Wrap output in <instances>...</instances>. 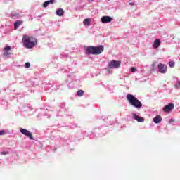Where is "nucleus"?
<instances>
[{
  "label": "nucleus",
  "instance_id": "obj_1",
  "mask_svg": "<svg viewBox=\"0 0 180 180\" xmlns=\"http://www.w3.org/2000/svg\"><path fill=\"white\" fill-rule=\"evenodd\" d=\"M22 42L25 49H33L37 44V39L34 37L23 35Z\"/></svg>",
  "mask_w": 180,
  "mask_h": 180
},
{
  "label": "nucleus",
  "instance_id": "obj_2",
  "mask_svg": "<svg viewBox=\"0 0 180 180\" xmlns=\"http://www.w3.org/2000/svg\"><path fill=\"white\" fill-rule=\"evenodd\" d=\"M104 50V47L102 45L98 46H88L86 49V54H93L94 56H98L102 54Z\"/></svg>",
  "mask_w": 180,
  "mask_h": 180
},
{
  "label": "nucleus",
  "instance_id": "obj_3",
  "mask_svg": "<svg viewBox=\"0 0 180 180\" xmlns=\"http://www.w3.org/2000/svg\"><path fill=\"white\" fill-rule=\"evenodd\" d=\"M127 101H128L129 103H130L131 106L136 108V109H140V108H142L143 106V103H141L137 98L134 97L133 94H127Z\"/></svg>",
  "mask_w": 180,
  "mask_h": 180
},
{
  "label": "nucleus",
  "instance_id": "obj_4",
  "mask_svg": "<svg viewBox=\"0 0 180 180\" xmlns=\"http://www.w3.org/2000/svg\"><path fill=\"white\" fill-rule=\"evenodd\" d=\"M121 64H122L121 61L112 60L109 63L108 68H110V69L119 68V67H120Z\"/></svg>",
  "mask_w": 180,
  "mask_h": 180
},
{
  "label": "nucleus",
  "instance_id": "obj_5",
  "mask_svg": "<svg viewBox=\"0 0 180 180\" xmlns=\"http://www.w3.org/2000/svg\"><path fill=\"white\" fill-rule=\"evenodd\" d=\"M20 133H22V134L26 136L27 137H28V139H30V140H34V139L33 138V135L32 134V132L29 131L27 129L20 128Z\"/></svg>",
  "mask_w": 180,
  "mask_h": 180
},
{
  "label": "nucleus",
  "instance_id": "obj_6",
  "mask_svg": "<svg viewBox=\"0 0 180 180\" xmlns=\"http://www.w3.org/2000/svg\"><path fill=\"white\" fill-rule=\"evenodd\" d=\"M113 20V18L108 15H105L101 18V21L102 23H110Z\"/></svg>",
  "mask_w": 180,
  "mask_h": 180
},
{
  "label": "nucleus",
  "instance_id": "obj_7",
  "mask_svg": "<svg viewBox=\"0 0 180 180\" xmlns=\"http://www.w3.org/2000/svg\"><path fill=\"white\" fill-rule=\"evenodd\" d=\"M158 68H159V72H160V74H165V72H167V65L162 64V63H160L158 65Z\"/></svg>",
  "mask_w": 180,
  "mask_h": 180
},
{
  "label": "nucleus",
  "instance_id": "obj_8",
  "mask_svg": "<svg viewBox=\"0 0 180 180\" xmlns=\"http://www.w3.org/2000/svg\"><path fill=\"white\" fill-rule=\"evenodd\" d=\"M174 103H170L167 105H165L163 108L164 112H171L174 109Z\"/></svg>",
  "mask_w": 180,
  "mask_h": 180
},
{
  "label": "nucleus",
  "instance_id": "obj_9",
  "mask_svg": "<svg viewBox=\"0 0 180 180\" xmlns=\"http://www.w3.org/2000/svg\"><path fill=\"white\" fill-rule=\"evenodd\" d=\"M11 46H6L4 48V52L3 53V56L4 57H8L9 56H11V54H12V53L8 51L9 50H11Z\"/></svg>",
  "mask_w": 180,
  "mask_h": 180
},
{
  "label": "nucleus",
  "instance_id": "obj_10",
  "mask_svg": "<svg viewBox=\"0 0 180 180\" xmlns=\"http://www.w3.org/2000/svg\"><path fill=\"white\" fill-rule=\"evenodd\" d=\"M133 117L136 122H144V117H140L137 115L136 114H133Z\"/></svg>",
  "mask_w": 180,
  "mask_h": 180
},
{
  "label": "nucleus",
  "instance_id": "obj_11",
  "mask_svg": "<svg viewBox=\"0 0 180 180\" xmlns=\"http://www.w3.org/2000/svg\"><path fill=\"white\" fill-rule=\"evenodd\" d=\"M153 122L156 124L161 123V122H162V117H161L160 115H157L153 118Z\"/></svg>",
  "mask_w": 180,
  "mask_h": 180
},
{
  "label": "nucleus",
  "instance_id": "obj_12",
  "mask_svg": "<svg viewBox=\"0 0 180 180\" xmlns=\"http://www.w3.org/2000/svg\"><path fill=\"white\" fill-rule=\"evenodd\" d=\"M159 46H161V40L158 39L153 43V49H158Z\"/></svg>",
  "mask_w": 180,
  "mask_h": 180
},
{
  "label": "nucleus",
  "instance_id": "obj_13",
  "mask_svg": "<svg viewBox=\"0 0 180 180\" xmlns=\"http://www.w3.org/2000/svg\"><path fill=\"white\" fill-rule=\"evenodd\" d=\"M56 15H58V16H63V15H64V10L63 8H58L56 11Z\"/></svg>",
  "mask_w": 180,
  "mask_h": 180
},
{
  "label": "nucleus",
  "instance_id": "obj_14",
  "mask_svg": "<svg viewBox=\"0 0 180 180\" xmlns=\"http://www.w3.org/2000/svg\"><path fill=\"white\" fill-rule=\"evenodd\" d=\"M22 23H23V21H22V20H17V21L14 23V27H15V29H17L18 27H19V26H20Z\"/></svg>",
  "mask_w": 180,
  "mask_h": 180
},
{
  "label": "nucleus",
  "instance_id": "obj_15",
  "mask_svg": "<svg viewBox=\"0 0 180 180\" xmlns=\"http://www.w3.org/2000/svg\"><path fill=\"white\" fill-rule=\"evenodd\" d=\"M83 24L85 26H89V25H91V19L90 18L84 19V21H83Z\"/></svg>",
  "mask_w": 180,
  "mask_h": 180
},
{
  "label": "nucleus",
  "instance_id": "obj_16",
  "mask_svg": "<svg viewBox=\"0 0 180 180\" xmlns=\"http://www.w3.org/2000/svg\"><path fill=\"white\" fill-rule=\"evenodd\" d=\"M49 5H50V1H45V2L44 3L43 7H44V8H47V7L49 6Z\"/></svg>",
  "mask_w": 180,
  "mask_h": 180
},
{
  "label": "nucleus",
  "instance_id": "obj_17",
  "mask_svg": "<svg viewBox=\"0 0 180 180\" xmlns=\"http://www.w3.org/2000/svg\"><path fill=\"white\" fill-rule=\"evenodd\" d=\"M169 65L171 68H174V67H175V63L174 61H170L169 62Z\"/></svg>",
  "mask_w": 180,
  "mask_h": 180
},
{
  "label": "nucleus",
  "instance_id": "obj_18",
  "mask_svg": "<svg viewBox=\"0 0 180 180\" xmlns=\"http://www.w3.org/2000/svg\"><path fill=\"white\" fill-rule=\"evenodd\" d=\"M77 95H78L79 96H84V91H82V90H79V91H77Z\"/></svg>",
  "mask_w": 180,
  "mask_h": 180
},
{
  "label": "nucleus",
  "instance_id": "obj_19",
  "mask_svg": "<svg viewBox=\"0 0 180 180\" xmlns=\"http://www.w3.org/2000/svg\"><path fill=\"white\" fill-rule=\"evenodd\" d=\"M25 68H30V63L29 62L25 63Z\"/></svg>",
  "mask_w": 180,
  "mask_h": 180
},
{
  "label": "nucleus",
  "instance_id": "obj_20",
  "mask_svg": "<svg viewBox=\"0 0 180 180\" xmlns=\"http://www.w3.org/2000/svg\"><path fill=\"white\" fill-rule=\"evenodd\" d=\"M175 89H180V81L179 82V84H175Z\"/></svg>",
  "mask_w": 180,
  "mask_h": 180
},
{
  "label": "nucleus",
  "instance_id": "obj_21",
  "mask_svg": "<svg viewBox=\"0 0 180 180\" xmlns=\"http://www.w3.org/2000/svg\"><path fill=\"white\" fill-rule=\"evenodd\" d=\"M131 72H136V69L135 68H131Z\"/></svg>",
  "mask_w": 180,
  "mask_h": 180
},
{
  "label": "nucleus",
  "instance_id": "obj_22",
  "mask_svg": "<svg viewBox=\"0 0 180 180\" xmlns=\"http://www.w3.org/2000/svg\"><path fill=\"white\" fill-rule=\"evenodd\" d=\"M5 134V131H0V136H4Z\"/></svg>",
  "mask_w": 180,
  "mask_h": 180
},
{
  "label": "nucleus",
  "instance_id": "obj_23",
  "mask_svg": "<svg viewBox=\"0 0 180 180\" xmlns=\"http://www.w3.org/2000/svg\"><path fill=\"white\" fill-rule=\"evenodd\" d=\"M6 154H8L7 152H1V155H5Z\"/></svg>",
  "mask_w": 180,
  "mask_h": 180
},
{
  "label": "nucleus",
  "instance_id": "obj_24",
  "mask_svg": "<svg viewBox=\"0 0 180 180\" xmlns=\"http://www.w3.org/2000/svg\"><path fill=\"white\" fill-rule=\"evenodd\" d=\"M48 1L49 2V4H53L54 3V0H49Z\"/></svg>",
  "mask_w": 180,
  "mask_h": 180
},
{
  "label": "nucleus",
  "instance_id": "obj_25",
  "mask_svg": "<svg viewBox=\"0 0 180 180\" xmlns=\"http://www.w3.org/2000/svg\"><path fill=\"white\" fill-rule=\"evenodd\" d=\"M129 4L131 5V6H134V2H131Z\"/></svg>",
  "mask_w": 180,
  "mask_h": 180
}]
</instances>
